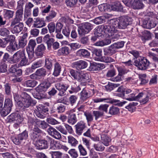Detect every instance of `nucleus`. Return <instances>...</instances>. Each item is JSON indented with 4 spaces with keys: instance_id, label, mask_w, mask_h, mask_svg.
I'll use <instances>...</instances> for the list:
<instances>
[{
    "instance_id": "1",
    "label": "nucleus",
    "mask_w": 158,
    "mask_h": 158,
    "mask_svg": "<svg viewBox=\"0 0 158 158\" xmlns=\"http://www.w3.org/2000/svg\"><path fill=\"white\" fill-rule=\"evenodd\" d=\"M50 85L51 83L48 81H44L35 88L34 97L38 99L45 98L46 97L45 92Z\"/></svg>"
},
{
    "instance_id": "2",
    "label": "nucleus",
    "mask_w": 158,
    "mask_h": 158,
    "mask_svg": "<svg viewBox=\"0 0 158 158\" xmlns=\"http://www.w3.org/2000/svg\"><path fill=\"white\" fill-rule=\"evenodd\" d=\"M132 19L127 16H123L119 18L118 20L112 19L111 23L114 24L117 28L124 29L131 23Z\"/></svg>"
},
{
    "instance_id": "3",
    "label": "nucleus",
    "mask_w": 158,
    "mask_h": 158,
    "mask_svg": "<svg viewBox=\"0 0 158 158\" xmlns=\"http://www.w3.org/2000/svg\"><path fill=\"white\" fill-rule=\"evenodd\" d=\"M150 63L149 61L145 57H140L136 59L134 62V64L141 70H144L149 67Z\"/></svg>"
},
{
    "instance_id": "4",
    "label": "nucleus",
    "mask_w": 158,
    "mask_h": 158,
    "mask_svg": "<svg viewBox=\"0 0 158 158\" xmlns=\"http://www.w3.org/2000/svg\"><path fill=\"white\" fill-rule=\"evenodd\" d=\"M13 104L12 100L9 98H6L3 107L1 111V115L2 117L7 115L11 111Z\"/></svg>"
},
{
    "instance_id": "5",
    "label": "nucleus",
    "mask_w": 158,
    "mask_h": 158,
    "mask_svg": "<svg viewBox=\"0 0 158 158\" xmlns=\"http://www.w3.org/2000/svg\"><path fill=\"white\" fill-rule=\"evenodd\" d=\"M94 102L98 103L104 101L108 103H110L112 104H113L118 106H122L123 104H125L126 102H120L118 100H116L112 99L111 98H97L93 100Z\"/></svg>"
},
{
    "instance_id": "6",
    "label": "nucleus",
    "mask_w": 158,
    "mask_h": 158,
    "mask_svg": "<svg viewBox=\"0 0 158 158\" xmlns=\"http://www.w3.org/2000/svg\"><path fill=\"white\" fill-rule=\"evenodd\" d=\"M112 19H110L108 22L109 24L104 25V26L106 27V28L104 29L105 34H108V36H112V38H114L115 37L114 34L117 33V30L116 28L117 27L111 23V21Z\"/></svg>"
},
{
    "instance_id": "7",
    "label": "nucleus",
    "mask_w": 158,
    "mask_h": 158,
    "mask_svg": "<svg viewBox=\"0 0 158 158\" xmlns=\"http://www.w3.org/2000/svg\"><path fill=\"white\" fill-rule=\"evenodd\" d=\"M93 28V26L89 23H86L78 27V31L79 34L83 35L88 33Z\"/></svg>"
},
{
    "instance_id": "8",
    "label": "nucleus",
    "mask_w": 158,
    "mask_h": 158,
    "mask_svg": "<svg viewBox=\"0 0 158 158\" xmlns=\"http://www.w3.org/2000/svg\"><path fill=\"white\" fill-rule=\"evenodd\" d=\"M36 45V44L35 40L31 39L29 40L26 48V51L30 59L33 58L34 56V49Z\"/></svg>"
},
{
    "instance_id": "9",
    "label": "nucleus",
    "mask_w": 158,
    "mask_h": 158,
    "mask_svg": "<svg viewBox=\"0 0 158 158\" xmlns=\"http://www.w3.org/2000/svg\"><path fill=\"white\" fill-rule=\"evenodd\" d=\"M28 136L27 132L25 131L17 136L12 137V140L15 144L16 145H19L23 140L26 139Z\"/></svg>"
},
{
    "instance_id": "10",
    "label": "nucleus",
    "mask_w": 158,
    "mask_h": 158,
    "mask_svg": "<svg viewBox=\"0 0 158 158\" xmlns=\"http://www.w3.org/2000/svg\"><path fill=\"white\" fill-rule=\"evenodd\" d=\"M56 88L59 91L58 95L62 97L65 95V92L69 87L68 84L64 85L62 83L58 82L55 84Z\"/></svg>"
},
{
    "instance_id": "11",
    "label": "nucleus",
    "mask_w": 158,
    "mask_h": 158,
    "mask_svg": "<svg viewBox=\"0 0 158 158\" xmlns=\"http://www.w3.org/2000/svg\"><path fill=\"white\" fill-rule=\"evenodd\" d=\"M76 132L78 135H81L84 131L87 128L86 123L83 121L78 122L75 126Z\"/></svg>"
},
{
    "instance_id": "12",
    "label": "nucleus",
    "mask_w": 158,
    "mask_h": 158,
    "mask_svg": "<svg viewBox=\"0 0 158 158\" xmlns=\"http://www.w3.org/2000/svg\"><path fill=\"white\" fill-rule=\"evenodd\" d=\"M93 92L92 90H89L87 89L83 88L80 93V100L82 102L86 101L87 99L91 96L90 92Z\"/></svg>"
},
{
    "instance_id": "13",
    "label": "nucleus",
    "mask_w": 158,
    "mask_h": 158,
    "mask_svg": "<svg viewBox=\"0 0 158 158\" xmlns=\"http://www.w3.org/2000/svg\"><path fill=\"white\" fill-rule=\"evenodd\" d=\"M47 139L48 142L49 143L50 149L53 150L60 149L61 144L59 142L55 141L48 136H47Z\"/></svg>"
},
{
    "instance_id": "14",
    "label": "nucleus",
    "mask_w": 158,
    "mask_h": 158,
    "mask_svg": "<svg viewBox=\"0 0 158 158\" xmlns=\"http://www.w3.org/2000/svg\"><path fill=\"white\" fill-rule=\"evenodd\" d=\"M10 121H16L17 123L15 124V126L18 125V124L21 123L23 120V118L18 113H12L8 117Z\"/></svg>"
},
{
    "instance_id": "15",
    "label": "nucleus",
    "mask_w": 158,
    "mask_h": 158,
    "mask_svg": "<svg viewBox=\"0 0 158 158\" xmlns=\"http://www.w3.org/2000/svg\"><path fill=\"white\" fill-rule=\"evenodd\" d=\"M24 54V52L22 51H19L17 52L13 55L11 61L13 63H18L21 60Z\"/></svg>"
},
{
    "instance_id": "16",
    "label": "nucleus",
    "mask_w": 158,
    "mask_h": 158,
    "mask_svg": "<svg viewBox=\"0 0 158 158\" xmlns=\"http://www.w3.org/2000/svg\"><path fill=\"white\" fill-rule=\"evenodd\" d=\"M75 110L72 109L67 112V114H69L68 116V122L72 124H74L77 121V119L76 114L75 113Z\"/></svg>"
},
{
    "instance_id": "17",
    "label": "nucleus",
    "mask_w": 158,
    "mask_h": 158,
    "mask_svg": "<svg viewBox=\"0 0 158 158\" xmlns=\"http://www.w3.org/2000/svg\"><path fill=\"white\" fill-rule=\"evenodd\" d=\"M46 47L44 44H42L37 46L34 53L37 56L41 57L43 56Z\"/></svg>"
},
{
    "instance_id": "18",
    "label": "nucleus",
    "mask_w": 158,
    "mask_h": 158,
    "mask_svg": "<svg viewBox=\"0 0 158 158\" xmlns=\"http://www.w3.org/2000/svg\"><path fill=\"white\" fill-rule=\"evenodd\" d=\"M73 65L77 70H80L86 68L88 65L86 62L82 60L75 62L73 63Z\"/></svg>"
},
{
    "instance_id": "19",
    "label": "nucleus",
    "mask_w": 158,
    "mask_h": 158,
    "mask_svg": "<svg viewBox=\"0 0 158 158\" xmlns=\"http://www.w3.org/2000/svg\"><path fill=\"white\" fill-rule=\"evenodd\" d=\"M36 102H34L31 99L21 100V103L19 104V106L21 107L28 108L30 106L35 105Z\"/></svg>"
},
{
    "instance_id": "20",
    "label": "nucleus",
    "mask_w": 158,
    "mask_h": 158,
    "mask_svg": "<svg viewBox=\"0 0 158 158\" xmlns=\"http://www.w3.org/2000/svg\"><path fill=\"white\" fill-rule=\"evenodd\" d=\"M42 133V131L38 127H35L32 131V132L30 134V136L31 138L34 140L38 139L40 134Z\"/></svg>"
},
{
    "instance_id": "21",
    "label": "nucleus",
    "mask_w": 158,
    "mask_h": 158,
    "mask_svg": "<svg viewBox=\"0 0 158 158\" xmlns=\"http://www.w3.org/2000/svg\"><path fill=\"white\" fill-rule=\"evenodd\" d=\"M27 36V34L25 33L22 36L19 37V45L20 47L23 48L26 45Z\"/></svg>"
},
{
    "instance_id": "22",
    "label": "nucleus",
    "mask_w": 158,
    "mask_h": 158,
    "mask_svg": "<svg viewBox=\"0 0 158 158\" xmlns=\"http://www.w3.org/2000/svg\"><path fill=\"white\" fill-rule=\"evenodd\" d=\"M35 20L33 25L34 27L40 28L45 26L46 23L43 19L37 18Z\"/></svg>"
},
{
    "instance_id": "23",
    "label": "nucleus",
    "mask_w": 158,
    "mask_h": 158,
    "mask_svg": "<svg viewBox=\"0 0 158 158\" xmlns=\"http://www.w3.org/2000/svg\"><path fill=\"white\" fill-rule=\"evenodd\" d=\"M140 37L143 43H144L146 41L151 39V34L149 31H144L142 33Z\"/></svg>"
},
{
    "instance_id": "24",
    "label": "nucleus",
    "mask_w": 158,
    "mask_h": 158,
    "mask_svg": "<svg viewBox=\"0 0 158 158\" xmlns=\"http://www.w3.org/2000/svg\"><path fill=\"white\" fill-rule=\"evenodd\" d=\"M116 48L112 44L107 48L104 49V53L105 55L111 56L116 52Z\"/></svg>"
},
{
    "instance_id": "25",
    "label": "nucleus",
    "mask_w": 158,
    "mask_h": 158,
    "mask_svg": "<svg viewBox=\"0 0 158 158\" xmlns=\"http://www.w3.org/2000/svg\"><path fill=\"white\" fill-rule=\"evenodd\" d=\"M48 140L46 139L39 140L37 142V144L39 148L41 149H46L48 148Z\"/></svg>"
},
{
    "instance_id": "26",
    "label": "nucleus",
    "mask_w": 158,
    "mask_h": 158,
    "mask_svg": "<svg viewBox=\"0 0 158 158\" xmlns=\"http://www.w3.org/2000/svg\"><path fill=\"white\" fill-rule=\"evenodd\" d=\"M131 5L134 9H139L142 8L143 5L140 0H131Z\"/></svg>"
},
{
    "instance_id": "27",
    "label": "nucleus",
    "mask_w": 158,
    "mask_h": 158,
    "mask_svg": "<svg viewBox=\"0 0 158 158\" xmlns=\"http://www.w3.org/2000/svg\"><path fill=\"white\" fill-rule=\"evenodd\" d=\"M101 141L104 145L108 146L111 142V138L107 135L105 134H102L101 137Z\"/></svg>"
},
{
    "instance_id": "28",
    "label": "nucleus",
    "mask_w": 158,
    "mask_h": 158,
    "mask_svg": "<svg viewBox=\"0 0 158 158\" xmlns=\"http://www.w3.org/2000/svg\"><path fill=\"white\" fill-rule=\"evenodd\" d=\"M106 27L104 26V25L99 26L96 29L94 32V35H97L98 36H101L104 33H105L104 29H105Z\"/></svg>"
},
{
    "instance_id": "29",
    "label": "nucleus",
    "mask_w": 158,
    "mask_h": 158,
    "mask_svg": "<svg viewBox=\"0 0 158 158\" xmlns=\"http://www.w3.org/2000/svg\"><path fill=\"white\" fill-rule=\"evenodd\" d=\"M111 7L112 10L114 11H123V6L118 1L115 2L112 5Z\"/></svg>"
},
{
    "instance_id": "30",
    "label": "nucleus",
    "mask_w": 158,
    "mask_h": 158,
    "mask_svg": "<svg viewBox=\"0 0 158 158\" xmlns=\"http://www.w3.org/2000/svg\"><path fill=\"white\" fill-rule=\"evenodd\" d=\"M77 54L81 57L87 58L90 56V54L88 50L82 49H79L77 51Z\"/></svg>"
},
{
    "instance_id": "31",
    "label": "nucleus",
    "mask_w": 158,
    "mask_h": 158,
    "mask_svg": "<svg viewBox=\"0 0 158 158\" xmlns=\"http://www.w3.org/2000/svg\"><path fill=\"white\" fill-rule=\"evenodd\" d=\"M156 25V24L152 20H149L147 22L143 21V27L144 28L150 29L155 27Z\"/></svg>"
},
{
    "instance_id": "32",
    "label": "nucleus",
    "mask_w": 158,
    "mask_h": 158,
    "mask_svg": "<svg viewBox=\"0 0 158 158\" xmlns=\"http://www.w3.org/2000/svg\"><path fill=\"white\" fill-rule=\"evenodd\" d=\"M105 68V66L102 64H93L90 65L89 68V70L94 71L102 69Z\"/></svg>"
},
{
    "instance_id": "33",
    "label": "nucleus",
    "mask_w": 158,
    "mask_h": 158,
    "mask_svg": "<svg viewBox=\"0 0 158 158\" xmlns=\"http://www.w3.org/2000/svg\"><path fill=\"white\" fill-rule=\"evenodd\" d=\"M14 26L12 30V32L13 33H18L23 30L24 25L23 23H21Z\"/></svg>"
},
{
    "instance_id": "34",
    "label": "nucleus",
    "mask_w": 158,
    "mask_h": 158,
    "mask_svg": "<svg viewBox=\"0 0 158 158\" xmlns=\"http://www.w3.org/2000/svg\"><path fill=\"white\" fill-rule=\"evenodd\" d=\"M70 73L71 76L75 80L79 81L81 79L80 77H81V74L79 72L77 71L74 70L73 69H71L70 71Z\"/></svg>"
},
{
    "instance_id": "35",
    "label": "nucleus",
    "mask_w": 158,
    "mask_h": 158,
    "mask_svg": "<svg viewBox=\"0 0 158 158\" xmlns=\"http://www.w3.org/2000/svg\"><path fill=\"white\" fill-rule=\"evenodd\" d=\"M34 6V5L31 2H28L26 4L24 9L25 15L28 16L30 15L31 9Z\"/></svg>"
},
{
    "instance_id": "36",
    "label": "nucleus",
    "mask_w": 158,
    "mask_h": 158,
    "mask_svg": "<svg viewBox=\"0 0 158 158\" xmlns=\"http://www.w3.org/2000/svg\"><path fill=\"white\" fill-rule=\"evenodd\" d=\"M119 86L120 84H119L109 82L108 84L105 86V88L107 91L110 92Z\"/></svg>"
},
{
    "instance_id": "37",
    "label": "nucleus",
    "mask_w": 158,
    "mask_h": 158,
    "mask_svg": "<svg viewBox=\"0 0 158 158\" xmlns=\"http://www.w3.org/2000/svg\"><path fill=\"white\" fill-rule=\"evenodd\" d=\"M57 13L54 10H51L48 15L46 17V20L48 22L52 21L53 19L56 16Z\"/></svg>"
},
{
    "instance_id": "38",
    "label": "nucleus",
    "mask_w": 158,
    "mask_h": 158,
    "mask_svg": "<svg viewBox=\"0 0 158 158\" xmlns=\"http://www.w3.org/2000/svg\"><path fill=\"white\" fill-rule=\"evenodd\" d=\"M119 113V109L114 106L110 107L109 109V114L111 115H116Z\"/></svg>"
},
{
    "instance_id": "39",
    "label": "nucleus",
    "mask_w": 158,
    "mask_h": 158,
    "mask_svg": "<svg viewBox=\"0 0 158 158\" xmlns=\"http://www.w3.org/2000/svg\"><path fill=\"white\" fill-rule=\"evenodd\" d=\"M17 47V44L15 42H11L9 45L6 48V50L10 52H12L16 50Z\"/></svg>"
},
{
    "instance_id": "40",
    "label": "nucleus",
    "mask_w": 158,
    "mask_h": 158,
    "mask_svg": "<svg viewBox=\"0 0 158 158\" xmlns=\"http://www.w3.org/2000/svg\"><path fill=\"white\" fill-rule=\"evenodd\" d=\"M61 66L58 62L54 64V69L53 74L55 76H58L61 71Z\"/></svg>"
},
{
    "instance_id": "41",
    "label": "nucleus",
    "mask_w": 158,
    "mask_h": 158,
    "mask_svg": "<svg viewBox=\"0 0 158 158\" xmlns=\"http://www.w3.org/2000/svg\"><path fill=\"white\" fill-rule=\"evenodd\" d=\"M23 8L22 6L18 8L15 12V17L22 20L23 18Z\"/></svg>"
},
{
    "instance_id": "42",
    "label": "nucleus",
    "mask_w": 158,
    "mask_h": 158,
    "mask_svg": "<svg viewBox=\"0 0 158 158\" xmlns=\"http://www.w3.org/2000/svg\"><path fill=\"white\" fill-rule=\"evenodd\" d=\"M30 63V61L26 58L25 54L21 59L19 65L20 66H23L28 65Z\"/></svg>"
},
{
    "instance_id": "43",
    "label": "nucleus",
    "mask_w": 158,
    "mask_h": 158,
    "mask_svg": "<svg viewBox=\"0 0 158 158\" xmlns=\"http://www.w3.org/2000/svg\"><path fill=\"white\" fill-rule=\"evenodd\" d=\"M38 82L35 80H28L24 82V85L27 87H34L37 84Z\"/></svg>"
},
{
    "instance_id": "44",
    "label": "nucleus",
    "mask_w": 158,
    "mask_h": 158,
    "mask_svg": "<svg viewBox=\"0 0 158 158\" xmlns=\"http://www.w3.org/2000/svg\"><path fill=\"white\" fill-rule=\"evenodd\" d=\"M84 115L85 116L87 122L89 125L94 120L93 116L91 113L87 111L85 112Z\"/></svg>"
},
{
    "instance_id": "45",
    "label": "nucleus",
    "mask_w": 158,
    "mask_h": 158,
    "mask_svg": "<svg viewBox=\"0 0 158 158\" xmlns=\"http://www.w3.org/2000/svg\"><path fill=\"white\" fill-rule=\"evenodd\" d=\"M93 146L96 150L97 151L102 152L105 149V147L102 144V143L100 142L94 143Z\"/></svg>"
},
{
    "instance_id": "46",
    "label": "nucleus",
    "mask_w": 158,
    "mask_h": 158,
    "mask_svg": "<svg viewBox=\"0 0 158 158\" xmlns=\"http://www.w3.org/2000/svg\"><path fill=\"white\" fill-rule=\"evenodd\" d=\"M138 105V103L136 102H131L126 107V108L128 109L131 112H134L135 109V106Z\"/></svg>"
},
{
    "instance_id": "47",
    "label": "nucleus",
    "mask_w": 158,
    "mask_h": 158,
    "mask_svg": "<svg viewBox=\"0 0 158 158\" xmlns=\"http://www.w3.org/2000/svg\"><path fill=\"white\" fill-rule=\"evenodd\" d=\"M4 17L7 19H10L13 17L14 12L10 10H4Z\"/></svg>"
},
{
    "instance_id": "48",
    "label": "nucleus",
    "mask_w": 158,
    "mask_h": 158,
    "mask_svg": "<svg viewBox=\"0 0 158 158\" xmlns=\"http://www.w3.org/2000/svg\"><path fill=\"white\" fill-rule=\"evenodd\" d=\"M81 89L80 85L77 86L76 84H74L71 87V90H69V92L70 94L73 93H77Z\"/></svg>"
},
{
    "instance_id": "49",
    "label": "nucleus",
    "mask_w": 158,
    "mask_h": 158,
    "mask_svg": "<svg viewBox=\"0 0 158 158\" xmlns=\"http://www.w3.org/2000/svg\"><path fill=\"white\" fill-rule=\"evenodd\" d=\"M53 60L50 58H46L45 60V66L49 70L52 69Z\"/></svg>"
},
{
    "instance_id": "50",
    "label": "nucleus",
    "mask_w": 158,
    "mask_h": 158,
    "mask_svg": "<svg viewBox=\"0 0 158 158\" xmlns=\"http://www.w3.org/2000/svg\"><path fill=\"white\" fill-rule=\"evenodd\" d=\"M106 15H105L104 16H100L96 18L94 20V23L97 24H101L105 22V18H107Z\"/></svg>"
},
{
    "instance_id": "51",
    "label": "nucleus",
    "mask_w": 158,
    "mask_h": 158,
    "mask_svg": "<svg viewBox=\"0 0 158 158\" xmlns=\"http://www.w3.org/2000/svg\"><path fill=\"white\" fill-rule=\"evenodd\" d=\"M125 91V89L122 85L119 86L116 92L122 93L121 94H118L116 96L121 97H123L125 96V93H124Z\"/></svg>"
},
{
    "instance_id": "52",
    "label": "nucleus",
    "mask_w": 158,
    "mask_h": 158,
    "mask_svg": "<svg viewBox=\"0 0 158 158\" xmlns=\"http://www.w3.org/2000/svg\"><path fill=\"white\" fill-rule=\"evenodd\" d=\"M38 111L39 112L43 113L48 111V108L44 105L40 104L37 106Z\"/></svg>"
},
{
    "instance_id": "53",
    "label": "nucleus",
    "mask_w": 158,
    "mask_h": 158,
    "mask_svg": "<svg viewBox=\"0 0 158 158\" xmlns=\"http://www.w3.org/2000/svg\"><path fill=\"white\" fill-rule=\"evenodd\" d=\"M36 74L40 78L44 77L46 74V72L45 69L41 68L37 69L36 71Z\"/></svg>"
},
{
    "instance_id": "54",
    "label": "nucleus",
    "mask_w": 158,
    "mask_h": 158,
    "mask_svg": "<svg viewBox=\"0 0 158 158\" xmlns=\"http://www.w3.org/2000/svg\"><path fill=\"white\" fill-rule=\"evenodd\" d=\"M68 143L72 146L75 147L78 144V141L72 136H69L68 137Z\"/></svg>"
},
{
    "instance_id": "55",
    "label": "nucleus",
    "mask_w": 158,
    "mask_h": 158,
    "mask_svg": "<svg viewBox=\"0 0 158 158\" xmlns=\"http://www.w3.org/2000/svg\"><path fill=\"white\" fill-rule=\"evenodd\" d=\"M93 114L95 117V120H97L98 118L102 117L104 115V113L101 111L94 110L93 112Z\"/></svg>"
},
{
    "instance_id": "56",
    "label": "nucleus",
    "mask_w": 158,
    "mask_h": 158,
    "mask_svg": "<svg viewBox=\"0 0 158 158\" xmlns=\"http://www.w3.org/2000/svg\"><path fill=\"white\" fill-rule=\"evenodd\" d=\"M80 80L79 82L88 81L89 80V76L88 73H86L81 74Z\"/></svg>"
},
{
    "instance_id": "57",
    "label": "nucleus",
    "mask_w": 158,
    "mask_h": 158,
    "mask_svg": "<svg viewBox=\"0 0 158 158\" xmlns=\"http://www.w3.org/2000/svg\"><path fill=\"white\" fill-rule=\"evenodd\" d=\"M9 31L5 28L0 29V35L3 36H8L10 34Z\"/></svg>"
},
{
    "instance_id": "58",
    "label": "nucleus",
    "mask_w": 158,
    "mask_h": 158,
    "mask_svg": "<svg viewBox=\"0 0 158 158\" xmlns=\"http://www.w3.org/2000/svg\"><path fill=\"white\" fill-rule=\"evenodd\" d=\"M48 28L49 32L52 33L55 31V25L54 22H51L49 23L48 25Z\"/></svg>"
},
{
    "instance_id": "59",
    "label": "nucleus",
    "mask_w": 158,
    "mask_h": 158,
    "mask_svg": "<svg viewBox=\"0 0 158 158\" xmlns=\"http://www.w3.org/2000/svg\"><path fill=\"white\" fill-rule=\"evenodd\" d=\"M43 64V61L42 60H39L33 64L31 65V68L33 69H35L41 66Z\"/></svg>"
},
{
    "instance_id": "60",
    "label": "nucleus",
    "mask_w": 158,
    "mask_h": 158,
    "mask_svg": "<svg viewBox=\"0 0 158 158\" xmlns=\"http://www.w3.org/2000/svg\"><path fill=\"white\" fill-rule=\"evenodd\" d=\"M77 0H66L65 3L67 6L73 7L76 5Z\"/></svg>"
},
{
    "instance_id": "61",
    "label": "nucleus",
    "mask_w": 158,
    "mask_h": 158,
    "mask_svg": "<svg viewBox=\"0 0 158 158\" xmlns=\"http://www.w3.org/2000/svg\"><path fill=\"white\" fill-rule=\"evenodd\" d=\"M77 99V97L76 95H71L69 98V103L73 106L76 102Z\"/></svg>"
},
{
    "instance_id": "62",
    "label": "nucleus",
    "mask_w": 158,
    "mask_h": 158,
    "mask_svg": "<svg viewBox=\"0 0 158 158\" xmlns=\"http://www.w3.org/2000/svg\"><path fill=\"white\" fill-rule=\"evenodd\" d=\"M7 65L5 63L1 62L0 63V73H4L6 72Z\"/></svg>"
},
{
    "instance_id": "63",
    "label": "nucleus",
    "mask_w": 158,
    "mask_h": 158,
    "mask_svg": "<svg viewBox=\"0 0 158 158\" xmlns=\"http://www.w3.org/2000/svg\"><path fill=\"white\" fill-rule=\"evenodd\" d=\"M68 153L73 158H77L78 156L77 151L75 149L70 150Z\"/></svg>"
},
{
    "instance_id": "64",
    "label": "nucleus",
    "mask_w": 158,
    "mask_h": 158,
    "mask_svg": "<svg viewBox=\"0 0 158 158\" xmlns=\"http://www.w3.org/2000/svg\"><path fill=\"white\" fill-rule=\"evenodd\" d=\"M63 153L59 151L52 152L51 153L52 158H61Z\"/></svg>"
}]
</instances>
